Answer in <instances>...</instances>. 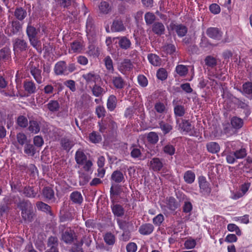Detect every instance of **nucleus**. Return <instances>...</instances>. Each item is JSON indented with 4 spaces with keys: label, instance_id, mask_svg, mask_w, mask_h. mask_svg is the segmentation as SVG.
<instances>
[{
    "label": "nucleus",
    "instance_id": "obj_1",
    "mask_svg": "<svg viewBox=\"0 0 252 252\" xmlns=\"http://www.w3.org/2000/svg\"><path fill=\"white\" fill-rule=\"evenodd\" d=\"M13 201L21 210V216L24 220L28 223L32 222L33 220L34 214L31 203L28 200H21L19 197L15 198Z\"/></svg>",
    "mask_w": 252,
    "mask_h": 252
},
{
    "label": "nucleus",
    "instance_id": "obj_2",
    "mask_svg": "<svg viewBox=\"0 0 252 252\" xmlns=\"http://www.w3.org/2000/svg\"><path fill=\"white\" fill-rule=\"evenodd\" d=\"M160 205L163 210L173 213L180 206V203L174 197L170 196L165 198Z\"/></svg>",
    "mask_w": 252,
    "mask_h": 252
},
{
    "label": "nucleus",
    "instance_id": "obj_3",
    "mask_svg": "<svg viewBox=\"0 0 252 252\" xmlns=\"http://www.w3.org/2000/svg\"><path fill=\"white\" fill-rule=\"evenodd\" d=\"M247 155V150L242 147L234 151L230 152L227 154L226 157L227 162L229 164H233L238 159H242Z\"/></svg>",
    "mask_w": 252,
    "mask_h": 252
},
{
    "label": "nucleus",
    "instance_id": "obj_4",
    "mask_svg": "<svg viewBox=\"0 0 252 252\" xmlns=\"http://www.w3.org/2000/svg\"><path fill=\"white\" fill-rule=\"evenodd\" d=\"M22 29V24L18 20H13L7 25L5 33L9 36L17 34Z\"/></svg>",
    "mask_w": 252,
    "mask_h": 252
},
{
    "label": "nucleus",
    "instance_id": "obj_5",
    "mask_svg": "<svg viewBox=\"0 0 252 252\" xmlns=\"http://www.w3.org/2000/svg\"><path fill=\"white\" fill-rule=\"evenodd\" d=\"M59 230L62 231V239L65 243L70 244L75 238L74 231L70 227H66L64 225H60Z\"/></svg>",
    "mask_w": 252,
    "mask_h": 252
},
{
    "label": "nucleus",
    "instance_id": "obj_6",
    "mask_svg": "<svg viewBox=\"0 0 252 252\" xmlns=\"http://www.w3.org/2000/svg\"><path fill=\"white\" fill-rule=\"evenodd\" d=\"M39 63L31 61L29 64L30 71L36 82L40 84L42 83L41 70L39 69Z\"/></svg>",
    "mask_w": 252,
    "mask_h": 252
},
{
    "label": "nucleus",
    "instance_id": "obj_7",
    "mask_svg": "<svg viewBox=\"0 0 252 252\" xmlns=\"http://www.w3.org/2000/svg\"><path fill=\"white\" fill-rule=\"evenodd\" d=\"M12 43L15 54L26 51L28 49V43L23 39L16 38L12 40Z\"/></svg>",
    "mask_w": 252,
    "mask_h": 252
},
{
    "label": "nucleus",
    "instance_id": "obj_8",
    "mask_svg": "<svg viewBox=\"0 0 252 252\" xmlns=\"http://www.w3.org/2000/svg\"><path fill=\"white\" fill-rule=\"evenodd\" d=\"M86 32L89 40L93 41L96 36L95 27L93 19L89 16L86 22Z\"/></svg>",
    "mask_w": 252,
    "mask_h": 252
},
{
    "label": "nucleus",
    "instance_id": "obj_9",
    "mask_svg": "<svg viewBox=\"0 0 252 252\" xmlns=\"http://www.w3.org/2000/svg\"><path fill=\"white\" fill-rule=\"evenodd\" d=\"M170 29L175 32L180 37L186 35L188 32V28L183 24H178L171 22L169 25Z\"/></svg>",
    "mask_w": 252,
    "mask_h": 252
},
{
    "label": "nucleus",
    "instance_id": "obj_10",
    "mask_svg": "<svg viewBox=\"0 0 252 252\" xmlns=\"http://www.w3.org/2000/svg\"><path fill=\"white\" fill-rule=\"evenodd\" d=\"M164 160L158 158H154L149 162L150 169L155 172L160 171L164 166Z\"/></svg>",
    "mask_w": 252,
    "mask_h": 252
},
{
    "label": "nucleus",
    "instance_id": "obj_11",
    "mask_svg": "<svg viewBox=\"0 0 252 252\" xmlns=\"http://www.w3.org/2000/svg\"><path fill=\"white\" fill-rule=\"evenodd\" d=\"M206 33L209 37L217 40H220L222 35V32L217 28H209Z\"/></svg>",
    "mask_w": 252,
    "mask_h": 252
},
{
    "label": "nucleus",
    "instance_id": "obj_12",
    "mask_svg": "<svg viewBox=\"0 0 252 252\" xmlns=\"http://www.w3.org/2000/svg\"><path fill=\"white\" fill-rule=\"evenodd\" d=\"M54 72L57 75L68 74L66 62L62 61L57 63L54 67Z\"/></svg>",
    "mask_w": 252,
    "mask_h": 252
},
{
    "label": "nucleus",
    "instance_id": "obj_13",
    "mask_svg": "<svg viewBox=\"0 0 252 252\" xmlns=\"http://www.w3.org/2000/svg\"><path fill=\"white\" fill-rule=\"evenodd\" d=\"M133 68V64L129 59H125L119 65V70L124 73L126 71H129Z\"/></svg>",
    "mask_w": 252,
    "mask_h": 252
},
{
    "label": "nucleus",
    "instance_id": "obj_14",
    "mask_svg": "<svg viewBox=\"0 0 252 252\" xmlns=\"http://www.w3.org/2000/svg\"><path fill=\"white\" fill-rule=\"evenodd\" d=\"M173 105H174V112L176 117H183L185 113L186 109L183 105L178 104V101L176 100L173 101Z\"/></svg>",
    "mask_w": 252,
    "mask_h": 252
},
{
    "label": "nucleus",
    "instance_id": "obj_15",
    "mask_svg": "<svg viewBox=\"0 0 252 252\" xmlns=\"http://www.w3.org/2000/svg\"><path fill=\"white\" fill-rule=\"evenodd\" d=\"M25 91L29 94H34L36 91L35 83L32 80H26L23 83Z\"/></svg>",
    "mask_w": 252,
    "mask_h": 252
},
{
    "label": "nucleus",
    "instance_id": "obj_16",
    "mask_svg": "<svg viewBox=\"0 0 252 252\" xmlns=\"http://www.w3.org/2000/svg\"><path fill=\"white\" fill-rule=\"evenodd\" d=\"M230 124L233 128L237 131L243 126L244 121L237 116H233L230 119Z\"/></svg>",
    "mask_w": 252,
    "mask_h": 252
},
{
    "label": "nucleus",
    "instance_id": "obj_17",
    "mask_svg": "<svg viewBox=\"0 0 252 252\" xmlns=\"http://www.w3.org/2000/svg\"><path fill=\"white\" fill-rule=\"evenodd\" d=\"M111 180L112 183L119 184L125 181L124 175L122 171L116 170L112 173Z\"/></svg>",
    "mask_w": 252,
    "mask_h": 252
},
{
    "label": "nucleus",
    "instance_id": "obj_18",
    "mask_svg": "<svg viewBox=\"0 0 252 252\" xmlns=\"http://www.w3.org/2000/svg\"><path fill=\"white\" fill-rule=\"evenodd\" d=\"M112 82L114 87L118 90L123 89L126 85L125 81L120 75L113 76L112 77Z\"/></svg>",
    "mask_w": 252,
    "mask_h": 252
},
{
    "label": "nucleus",
    "instance_id": "obj_19",
    "mask_svg": "<svg viewBox=\"0 0 252 252\" xmlns=\"http://www.w3.org/2000/svg\"><path fill=\"white\" fill-rule=\"evenodd\" d=\"M177 123H179V129L181 131L186 132H189L192 128V126L189 120L182 119L181 122L179 123V119H177Z\"/></svg>",
    "mask_w": 252,
    "mask_h": 252
},
{
    "label": "nucleus",
    "instance_id": "obj_20",
    "mask_svg": "<svg viewBox=\"0 0 252 252\" xmlns=\"http://www.w3.org/2000/svg\"><path fill=\"white\" fill-rule=\"evenodd\" d=\"M152 31L156 34L160 36L165 33V27L161 22H155L153 25Z\"/></svg>",
    "mask_w": 252,
    "mask_h": 252
},
{
    "label": "nucleus",
    "instance_id": "obj_21",
    "mask_svg": "<svg viewBox=\"0 0 252 252\" xmlns=\"http://www.w3.org/2000/svg\"><path fill=\"white\" fill-rule=\"evenodd\" d=\"M83 78L85 80L87 83H95L99 79V75L94 71L84 74L82 75Z\"/></svg>",
    "mask_w": 252,
    "mask_h": 252
},
{
    "label": "nucleus",
    "instance_id": "obj_22",
    "mask_svg": "<svg viewBox=\"0 0 252 252\" xmlns=\"http://www.w3.org/2000/svg\"><path fill=\"white\" fill-rule=\"evenodd\" d=\"M154 227L151 223H145L141 225L139 228L140 234L144 235H149L153 232Z\"/></svg>",
    "mask_w": 252,
    "mask_h": 252
},
{
    "label": "nucleus",
    "instance_id": "obj_23",
    "mask_svg": "<svg viewBox=\"0 0 252 252\" xmlns=\"http://www.w3.org/2000/svg\"><path fill=\"white\" fill-rule=\"evenodd\" d=\"M119 39L118 44L119 46L124 50H127L130 47L131 41L126 36L117 37Z\"/></svg>",
    "mask_w": 252,
    "mask_h": 252
},
{
    "label": "nucleus",
    "instance_id": "obj_24",
    "mask_svg": "<svg viewBox=\"0 0 252 252\" xmlns=\"http://www.w3.org/2000/svg\"><path fill=\"white\" fill-rule=\"evenodd\" d=\"M75 159L78 164L83 165L87 160V158L83 151L79 149L76 152Z\"/></svg>",
    "mask_w": 252,
    "mask_h": 252
},
{
    "label": "nucleus",
    "instance_id": "obj_25",
    "mask_svg": "<svg viewBox=\"0 0 252 252\" xmlns=\"http://www.w3.org/2000/svg\"><path fill=\"white\" fill-rule=\"evenodd\" d=\"M61 145L64 150L68 152L74 146V142L68 138L64 137L61 140Z\"/></svg>",
    "mask_w": 252,
    "mask_h": 252
},
{
    "label": "nucleus",
    "instance_id": "obj_26",
    "mask_svg": "<svg viewBox=\"0 0 252 252\" xmlns=\"http://www.w3.org/2000/svg\"><path fill=\"white\" fill-rule=\"evenodd\" d=\"M207 151L211 154H217L220 150L219 144L216 142H210L206 144Z\"/></svg>",
    "mask_w": 252,
    "mask_h": 252
},
{
    "label": "nucleus",
    "instance_id": "obj_27",
    "mask_svg": "<svg viewBox=\"0 0 252 252\" xmlns=\"http://www.w3.org/2000/svg\"><path fill=\"white\" fill-rule=\"evenodd\" d=\"M126 29L123 21L121 19H115L114 20L111 26V30L114 32H122Z\"/></svg>",
    "mask_w": 252,
    "mask_h": 252
},
{
    "label": "nucleus",
    "instance_id": "obj_28",
    "mask_svg": "<svg viewBox=\"0 0 252 252\" xmlns=\"http://www.w3.org/2000/svg\"><path fill=\"white\" fill-rule=\"evenodd\" d=\"M238 90L243 94L248 95L252 96V82H247L243 84L242 89H238Z\"/></svg>",
    "mask_w": 252,
    "mask_h": 252
},
{
    "label": "nucleus",
    "instance_id": "obj_29",
    "mask_svg": "<svg viewBox=\"0 0 252 252\" xmlns=\"http://www.w3.org/2000/svg\"><path fill=\"white\" fill-rule=\"evenodd\" d=\"M149 62L154 66H158L161 65V60L158 56L155 54H149L148 55Z\"/></svg>",
    "mask_w": 252,
    "mask_h": 252
},
{
    "label": "nucleus",
    "instance_id": "obj_30",
    "mask_svg": "<svg viewBox=\"0 0 252 252\" xmlns=\"http://www.w3.org/2000/svg\"><path fill=\"white\" fill-rule=\"evenodd\" d=\"M14 16L19 21L23 20L27 16V11L22 7H17L14 11Z\"/></svg>",
    "mask_w": 252,
    "mask_h": 252
},
{
    "label": "nucleus",
    "instance_id": "obj_31",
    "mask_svg": "<svg viewBox=\"0 0 252 252\" xmlns=\"http://www.w3.org/2000/svg\"><path fill=\"white\" fill-rule=\"evenodd\" d=\"M117 99L114 95L109 96L107 101V107L110 111H113L117 106Z\"/></svg>",
    "mask_w": 252,
    "mask_h": 252
},
{
    "label": "nucleus",
    "instance_id": "obj_32",
    "mask_svg": "<svg viewBox=\"0 0 252 252\" xmlns=\"http://www.w3.org/2000/svg\"><path fill=\"white\" fill-rule=\"evenodd\" d=\"M92 92L95 97H100L106 93L104 89L96 84H94L92 88Z\"/></svg>",
    "mask_w": 252,
    "mask_h": 252
},
{
    "label": "nucleus",
    "instance_id": "obj_33",
    "mask_svg": "<svg viewBox=\"0 0 252 252\" xmlns=\"http://www.w3.org/2000/svg\"><path fill=\"white\" fill-rule=\"evenodd\" d=\"M198 182L200 189H210V184L205 177L200 176L198 177Z\"/></svg>",
    "mask_w": 252,
    "mask_h": 252
},
{
    "label": "nucleus",
    "instance_id": "obj_34",
    "mask_svg": "<svg viewBox=\"0 0 252 252\" xmlns=\"http://www.w3.org/2000/svg\"><path fill=\"white\" fill-rule=\"evenodd\" d=\"M26 33L28 37H36L38 34V30L32 25L31 22H29L28 24Z\"/></svg>",
    "mask_w": 252,
    "mask_h": 252
},
{
    "label": "nucleus",
    "instance_id": "obj_35",
    "mask_svg": "<svg viewBox=\"0 0 252 252\" xmlns=\"http://www.w3.org/2000/svg\"><path fill=\"white\" fill-rule=\"evenodd\" d=\"M195 173L191 170H188L185 172L184 179L185 181L188 184H192L195 180Z\"/></svg>",
    "mask_w": 252,
    "mask_h": 252
},
{
    "label": "nucleus",
    "instance_id": "obj_36",
    "mask_svg": "<svg viewBox=\"0 0 252 252\" xmlns=\"http://www.w3.org/2000/svg\"><path fill=\"white\" fill-rule=\"evenodd\" d=\"M11 51L9 48L4 47L0 50V60L5 61L10 58Z\"/></svg>",
    "mask_w": 252,
    "mask_h": 252
},
{
    "label": "nucleus",
    "instance_id": "obj_37",
    "mask_svg": "<svg viewBox=\"0 0 252 252\" xmlns=\"http://www.w3.org/2000/svg\"><path fill=\"white\" fill-rule=\"evenodd\" d=\"M99 10L100 13L107 14L111 10V6L107 2L102 1L99 5Z\"/></svg>",
    "mask_w": 252,
    "mask_h": 252
},
{
    "label": "nucleus",
    "instance_id": "obj_38",
    "mask_svg": "<svg viewBox=\"0 0 252 252\" xmlns=\"http://www.w3.org/2000/svg\"><path fill=\"white\" fill-rule=\"evenodd\" d=\"M29 130L33 133H37L40 129L38 122L36 121L32 120L29 122Z\"/></svg>",
    "mask_w": 252,
    "mask_h": 252
},
{
    "label": "nucleus",
    "instance_id": "obj_39",
    "mask_svg": "<svg viewBox=\"0 0 252 252\" xmlns=\"http://www.w3.org/2000/svg\"><path fill=\"white\" fill-rule=\"evenodd\" d=\"M113 214L117 217H122L124 214V209L119 204H114L111 207Z\"/></svg>",
    "mask_w": 252,
    "mask_h": 252
},
{
    "label": "nucleus",
    "instance_id": "obj_40",
    "mask_svg": "<svg viewBox=\"0 0 252 252\" xmlns=\"http://www.w3.org/2000/svg\"><path fill=\"white\" fill-rule=\"evenodd\" d=\"M24 153L29 156L33 157L36 153V149L33 145L27 143L24 147Z\"/></svg>",
    "mask_w": 252,
    "mask_h": 252
},
{
    "label": "nucleus",
    "instance_id": "obj_41",
    "mask_svg": "<svg viewBox=\"0 0 252 252\" xmlns=\"http://www.w3.org/2000/svg\"><path fill=\"white\" fill-rule=\"evenodd\" d=\"M159 126L164 134L168 133L173 128V127L171 125L165 123L163 121H161L159 123Z\"/></svg>",
    "mask_w": 252,
    "mask_h": 252
},
{
    "label": "nucleus",
    "instance_id": "obj_42",
    "mask_svg": "<svg viewBox=\"0 0 252 252\" xmlns=\"http://www.w3.org/2000/svg\"><path fill=\"white\" fill-rule=\"evenodd\" d=\"M238 142L236 141H227L225 143V146L226 147V151L228 152V153L237 150L238 148L237 146L238 145Z\"/></svg>",
    "mask_w": 252,
    "mask_h": 252
},
{
    "label": "nucleus",
    "instance_id": "obj_43",
    "mask_svg": "<svg viewBox=\"0 0 252 252\" xmlns=\"http://www.w3.org/2000/svg\"><path fill=\"white\" fill-rule=\"evenodd\" d=\"M147 139L150 144H156L158 142L159 137L156 132L152 131L147 134Z\"/></svg>",
    "mask_w": 252,
    "mask_h": 252
},
{
    "label": "nucleus",
    "instance_id": "obj_44",
    "mask_svg": "<svg viewBox=\"0 0 252 252\" xmlns=\"http://www.w3.org/2000/svg\"><path fill=\"white\" fill-rule=\"evenodd\" d=\"M47 105L49 111L52 112H57L60 109V104L57 100H51Z\"/></svg>",
    "mask_w": 252,
    "mask_h": 252
},
{
    "label": "nucleus",
    "instance_id": "obj_45",
    "mask_svg": "<svg viewBox=\"0 0 252 252\" xmlns=\"http://www.w3.org/2000/svg\"><path fill=\"white\" fill-rule=\"evenodd\" d=\"M144 19L146 24L150 25L154 23L156 20V17L153 13L147 12L144 15Z\"/></svg>",
    "mask_w": 252,
    "mask_h": 252
},
{
    "label": "nucleus",
    "instance_id": "obj_46",
    "mask_svg": "<svg viewBox=\"0 0 252 252\" xmlns=\"http://www.w3.org/2000/svg\"><path fill=\"white\" fill-rule=\"evenodd\" d=\"M36 207L39 210L45 212L52 215L51 208L48 205L42 202H38L36 203Z\"/></svg>",
    "mask_w": 252,
    "mask_h": 252
},
{
    "label": "nucleus",
    "instance_id": "obj_47",
    "mask_svg": "<svg viewBox=\"0 0 252 252\" xmlns=\"http://www.w3.org/2000/svg\"><path fill=\"white\" fill-rule=\"evenodd\" d=\"M248 190H231L230 197L233 199H237L243 196Z\"/></svg>",
    "mask_w": 252,
    "mask_h": 252
},
{
    "label": "nucleus",
    "instance_id": "obj_48",
    "mask_svg": "<svg viewBox=\"0 0 252 252\" xmlns=\"http://www.w3.org/2000/svg\"><path fill=\"white\" fill-rule=\"evenodd\" d=\"M176 71L179 76H185L188 72V69L186 66L180 64L176 66Z\"/></svg>",
    "mask_w": 252,
    "mask_h": 252
},
{
    "label": "nucleus",
    "instance_id": "obj_49",
    "mask_svg": "<svg viewBox=\"0 0 252 252\" xmlns=\"http://www.w3.org/2000/svg\"><path fill=\"white\" fill-rule=\"evenodd\" d=\"M70 197L72 201L76 203H81L83 201V197L81 193L77 191L72 192Z\"/></svg>",
    "mask_w": 252,
    "mask_h": 252
},
{
    "label": "nucleus",
    "instance_id": "obj_50",
    "mask_svg": "<svg viewBox=\"0 0 252 252\" xmlns=\"http://www.w3.org/2000/svg\"><path fill=\"white\" fill-rule=\"evenodd\" d=\"M16 139L19 144L23 146L27 144V137L23 132L18 133L16 135Z\"/></svg>",
    "mask_w": 252,
    "mask_h": 252
},
{
    "label": "nucleus",
    "instance_id": "obj_51",
    "mask_svg": "<svg viewBox=\"0 0 252 252\" xmlns=\"http://www.w3.org/2000/svg\"><path fill=\"white\" fill-rule=\"evenodd\" d=\"M162 150L165 154L172 156L175 154V148L171 144H168L163 147Z\"/></svg>",
    "mask_w": 252,
    "mask_h": 252
},
{
    "label": "nucleus",
    "instance_id": "obj_52",
    "mask_svg": "<svg viewBox=\"0 0 252 252\" xmlns=\"http://www.w3.org/2000/svg\"><path fill=\"white\" fill-rule=\"evenodd\" d=\"M227 229L229 231L235 232L238 236H241L242 232L239 227L234 223H229L227 226Z\"/></svg>",
    "mask_w": 252,
    "mask_h": 252
},
{
    "label": "nucleus",
    "instance_id": "obj_53",
    "mask_svg": "<svg viewBox=\"0 0 252 252\" xmlns=\"http://www.w3.org/2000/svg\"><path fill=\"white\" fill-rule=\"evenodd\" d=\"M21 193L24 194L26 196L29 197H35L39 196L38 190H20Z\"/></svg>",
    "mask_w": 252,
    "mask_h": 252
},
{
    "label": "nucleus",
    "instance_id": "obj_54",
    "mask_svg": "<svg viewBox=\"0 0 252 252\" xmlns=\"http://www.w3.org/2000/svg\"><path fill=\"white\" fill-rule=\"evenodd\" d=\"M105 243L109 245H113L115 242V238L113 234L111 233H106L104 237Z\"/></svg>",
    "mask_w": 252,
    "mask_h": 252
},
{
    "label": "nucleus",
    "instance_id": "obj_55",
    "mask_svg": "<svg viewBox=\"0 0 252 252\" xmlns=\"http://www.w3.org/2000/svg\"><path fill=\"white\" fill-rule=\"evenodd\" d=\"M205 63L207 66L213 67L217 64V60L215 58L211 56H208L205 59Z\"/></svg>",
    "mask_w": 252,
    "mask_h": 252
},
{
    "label": "nucleus",
    "instance_id": "obj_56",
    "mask_svg": "<svg viewBox=\"0 0 252 252\" xmlns=\"http://www.w3.org/2000/svg\"><path fill=\"white\" fill-rule=\"evenodd\" d=\"M157 76L160 80H164L167 77V73L166 70L163 68H159L157 72Z\"/></svg>",
    "mask_w": 252,
    "mask_h": 252
},
{
    "label": "nucleus",
    "instance_id": "obj_57",
    "mask_svg": "<svg viewBox=\"0 0 252 252\" xmlns=\"http://www.w3.org/2000/svg\"><path fill=\"white\" fill-rule=\"evenodd\" d=\"M89 137L90 141L94 143H98L101 140V135L94 131L90 133Z\"/></svg>",
    "mask_w": 252,
    "mask_h": 252
},
{
    "label": "nucleus",
    "instance_id": "obj_58",
    "mask_svg": "<svg viewBox=\"0 0 252 252\" xmlns=\"http://www.w3.org/2000/svg\"><path fill=\"white\" fill-rule=\"evenodd\" d=\"M17 124L22 127H26L28 125V119L24 116H20L17 120Z\"/></svg>",
    "mask_w": 252,
    "mask_h": 252
},
{
    "label": "nucleus",
    "instance_id": "obj_59",
    "mask_svg": "<svg viewBox=\"0 0 252 252\" xmlns=\"http://www.w3.org/2000/svg\"><path fill=\"white\" fill-rule=\"evenodd\" d=\"M105 66L107 69L113 72L114 67L113 65V61L109 56L106 57L104 59Z\"/></svg>",
    "mask_w": 252,
    "mask_h": 252
},
{
    "label": "nucleus",
    "instance_id": "obj_60",
    "mask_svg": "<svg viewBox=\"0 0 252 252\" xmlns=\"http://www.w3.org/2000/svg\"><path fill=\"white\" fill-rule=\"evenodd\" d=\"M164 220V217L163 215L161 214H159L153 218V222L155 225L159 226L163 221Z\"/></svg>",
    "mask_w": 252,
    "mask_h": 252
},
{
    "label": "nucleus",
    "instance_id": "obj_61",
    "mask_svg": "<svg viewBox=\"0 0 252 252\" xmlns=\"http://www.w3.org/2000/svg\"><path fill=\"white\" fill-rule=\"evenodd\" d=\"M196 245L195 240L189 238L185 241L184 246L187 249H193Z\"/></svg>",
    "mask_w": 252,
    "mask_h": 252
},
{
    "label": "nucleus",
    "instance_id": "obj_62",
    "mask_svg": "<svg viewBox=\"0 0 252 252\" xmlns=\"http://www.w3.org/2000/svg\"><path fill=\"white\" fill-rule=\"evenodd\" d=\"M64 85L68 88L72 92L76 90V83L74 80H68L63 83Z\"/></svg>",
    "mask_w": 252,
    "mask_h": 252
},
{
    "label": "nucleus",
    "instance_id": "obj_63",
    "mask_svg": "<svg viewBox=\"0 0 252 252\" xmlns=\"http://www.w3.org/2000/svg\"><path fill=\"white\" fill-rule=\"evenodd\" d=\"M71 48L73 53L80 52L82 50V45L80 42L74 41L71 44Z\"/></svg>",
    "mask_w": 252,
    "mask_h": 252
},
{
    "label": "nucleus",
    "instance_id": "obj_64",
    "mask_svg": "<svg viewBox=\"0 0 252 252\" xmlns=\"http://www.w3.org/2000/svg\"><path fill=\"white\" fill-rule=\"evenodd\" d=\"M163 50L169 54H172L176 51V47L174 45L167 44L163 47Z\"/></svg>",
    "mask_w": 252,
    "mask_h": 252
}]
</instances>
